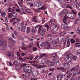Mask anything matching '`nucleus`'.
I'll return each mask as SVG.
<instances>
[{
    "label": "nucleus",
    "instance_id": "nucleus-1",
    "mask_svg": "<svg viewBox=\"0 0 80 80\" xmlns=\"http://www.w3.org/2000/svg\"><path fill=\"white\" fill-rule=\"evenodd\" d=\"M63 22L66 24H67V23H69L70 22V18L68 16H65L64 19L63 20Z\"/></svg>",
    "mask_w": 80,
    "mask_h": 80
},
{
    "label": "nucleus",
    "instance_id": "nucleus-2",
    "mask_svg": "<svg viewBox=\"0 0 80 80\" xmlns=\"http://www.w3.org/2000/svg\"><path fill=\"white\" fill-rule=\"evenodd\" d=\"M52 28L54 32H57L59 29V26L57 24H53L52 26Z\"/></svg>",
    "mask_w": 80,
    "mask_h": 80
},
{
    "label": "nucleus",
    "instance_id": "nucleus-3",
    "mask_svg": "<svg viewBox=\"0 0 80 80\" xmlns=\"http://www.w3.org/2000/svg\"><path fill=\"white\" fill-rule=\"evenodd\" d=\"M34 4L35 6L38 7L42 5V2L39 1H36L34 2Z\"/></svg>",
    "mask_w": 80,
    "mask_h": 80
},
{
    "label": "nucleus",
    "instance_id": "nucleus-4",
    "mask_svg": "<svg viewBox=\"0 0 80 80\" xmlns=\"http://www.w3.org/2000/svg\"><path fill=\"white\" fill-rule=\"evenodd\" d=\"M7 55L9 57L12 58L14 56V53L12 51L8 52L7 53Z\"/></svg>",
    "mask_w": 80,
    "mask_h": 80
},
{
    "label": "nucleus",
    "instance_id": "nucleus-5",
    "mask_svg": "<svg viewBox=\"0 0 80 80\" xmlns=\"http://www.w3.org/2000/svg\"><path fill=\"white\" fill-rule=\"evenodd\" d=\"M63 67L66 70H68L70 68L69 64L67 63H65L63 64Z\"/></svg>",
    "mask_w": 80,
    "mask_h": 80
},
{
    "label": "nucleus",
    "instance_id": "nucleus-6",
    "mask_svg": "<svg viewBox=\"0 0 80 80\" xmlns=\"http://www.w3.org/2000/svg\"><path fill=\"white\" fill-rule=\"evenodd\" d=\"M15 7H13L12 8L9 7L8 8V11L10 13H13L15 12Z\"/></svg>",
    "mask_w": 80,
    "mask_h": 80
},
{
    "label": "nucleus",
    "instance_id": "nucleus-7",
    "mask_svg": "<svg viewBox=\"0 0 80 80\" xmlns=\"http://www.w3.org/2000/svg\"><path fill=\"white\" fill-rule=\"evenodd\" d=\"M45 47L46 49H49L51 47V45H50V44L48 42H45Z\"/></svg>",
    "mask_w": 80,
    "mask_h": 80
},
{
    "label": "nucleus",
    "instance_id": "nucleus-8",
    "mask_svg": "<svg viewBox=\"0 0 80 80\" xmlns=\"http://www.w3.org/2000/svg\"><path fill=\"white\" fill-rule=\"evenodd\" d=\"M64 60H65V62H72V59H71V58L69 57H66L65 58Z\"/></svg>",
    "mask_w": 80,
    "mask_h": 80
},
{
    "label": "nucleus",
    "instance_id": "nucleus-9",
    "mask_svg": "<svg viewBox=\"0 0 80 80\" xmlns=\"http://www.w3.org/2000/svg\"><path fill=\"white\" fill-rule=\"evenodd\" d=\"M52 60V62H54L55 63H58V62H59V60H58V58L57 57L53 58Z\"/></svg>",
    "mask_w": 80,
    "mask_h": 80
},
{
    "label": "nucleus",
    "instance_id": "nucleus-10",
    "mask_svg": "<svg viewBox=\"0 0 80 80\" xmlns=\"http://www.w3.org/2000/svg\"><path fill=\"white\" fill-rule=\"evenodd\" d=\"M32 75L34 77H37L38 76V72L36 70L32 72Z\"/></svg>",
    "mask_w": 80,
    "mask_h": 80
},
{
    "label": "nucleus",
    "instance_id": "nucleus-11",
    "mask_svg": "<svg viewBox=\"0 0 80 80\" xmlns=\"http://www.w3.org/2000/svg\"><path fill=\"white\" fill-rule=\"evenodd\" d=\"M46 62H47L48 67H51V62H50V60H49L47 58L46 59Z\"/></svg>",
    "mask_w": 80,
    "mask_h": 80
},
{
    "label": "nucleus",
    "instance_id": "nucleus-12",
    "mask_svg": "<svg viewBox=\"0 0 80 80\" xmlns=\"http://www.w3.org/2000/svg\"><path fill=\"white\" fill-rule=\"evenodd\" d=\"M39 33L42 36H43L45 33V31L42 29H40L39 30Z\"/></svg>",
    "mask_w": 80,
    "mask_h": 80
},
{
    "label": "nucleus",
    "instance_id": "nucleus-13",
    "mask_svg": "<svg viewBox=\"0 0 80 80\" xmlns=\"http://www.w3.org/2000/svg\"><path fill=\"white\" fill-rule=\"evenodd\" d=\"M32 71V68L30 66H28V73H30Z\"/></svg>",
    "mask_w": 80,
    "mask_h": 80
},
{
    "label": "nucleus",
    "instance_id": "nucleus-14",
    "mask_svg": "<svg viewBox=\"0 0 80 80\" xmlns=\"http://www.w3.org/2000/svg\"><path fill=\"white\" fill-rule=\"evenodd\" d=\"M35 29L36 30H40L42 29V26L39 25H37L35 27Z\"/></svg>",
    "mask_w": 80,
    "mask_h": 80
},
{
    "label": "nucleus",
    "instance_id": "nucleus-15",
    "mask_svg": "<svg viewBox=\"0 0 80 80\" xmlns=\"http://www.w3.org/2000/svg\"><path fill=\"white\" fill-rule=\"evenodd\" d=\"M2 43L4 45H6V42L5 41V40L3 39L0 40V46L1 45H2Z\"/></svg>",
    "mask_w": 80,
    "mask_h": 80
},
{
    "label": "nucleus",
    "instance_id": "nucleus-16",
    "mask_svg": "<svg viewBox=\"0 0 80 80\" xmlns=\"http://www.w3.org/2000/svg\"><path fill=\"white\" fill-rule=\"evenodd\" d=\"M57 79L58 80H62L63 77L62 75H59L57 76Z\"/></svg>",
    "mask_w": 80,
    "mask_h": 80
},
{
    "label": "nucleus",
    "instance_id": "nucleus-17",
    "mask_svg": "<svg viewBox=\"0 0 80 80\" xmlns=\"http://www.w3.org/2000/svg\"><path fill=\"white\" fill-rule=\"evenodd\" d=\"M20 20V18L17 19H16L13 22V25H15V24H17V22H18Z\"/></svg>",
    "mask_w": 80,
    "mask_h": 80
},
{
    "label": "nucleus",
    "instance_id": "nucleus-18",
    "mask_svg": "<svg viewBox=\"0 0 80 80\" xmlns=\"http://www.w3.org/2000/svg\"><path fill=\"white\" fill-rule=\"evenodd\" d=\"M47 67V65H39L38 67H37V68L38 69L41 68H42L43 67Z\"/></svg>",
    "mask_w": 80,
    "mask_h": 80
},
{
    "label": "nucleus",
    "instance_id": "nucleus-19",
    "mask_svg": "<svg viewBox=\"0 0 80 80\" xmlns=\"http://www.w3.org/2000/svg\"><path fill=\"white\" fill-rule=\"evenodd\" d=\"M59 42H60L59 41V40H58V42L57 41L56 43L55 42V43L53 44V46L54 47H55V48L58 47V43H59Z\"/></svg>",
    "mask_w": 80,
    "mask_h": 80
},
{
    "label": "nucleus",
    "instance_id": "nucleus-20",
    "mask_svg": "<svg viewBox=\"0 0 80 80\" xmlns=\"http://www.w3.org/2000/svg\"><path fill=\"white\" fill-rule=\"evenodd\" d=\"M66 55H67V56H68V57L70 58H71L73 56V55H72V53H71V52H67Z\"/></svg>",
    "mask_w": 80,
    "mask_h": 80
},
{
    "label": "nucleus",
    "instance_id": "nucleus-21",
    "mask_svg": "<svg viewBox=\"0 0 80 80\" xmlns=\"http://www.w3.org/2000/svg\"><path fill=\"white\" fill-rule=\"evenodd\" d=\"M21 12L24 13V14H25L27 13V11L25 9H23V8H21Z\"/></svg>",
    "mask_w": 80,
    "mask_h": 80
},
{
    "label": "nucleus",
    "instance_id": "nucleus-22",
    "mask_svg": "<svg viewBox=\"0 0 80 80\" xmlns=\"http://www.w3.org/2000/svg\"><path fill=\"white\" fill-rule=\"evenodd\" d=\"M23 70L24 71V72H28V66L24 67L23 68Z\"/></svg>",
    "mask_w": 80,
    "mask_h": 80
},
{
    "label": "nucleus",
    "instance_id": "nucleus-23",
    "mask_svg": "<svg viewBox=\"0 0 80 80\" xmlns=\"http://www.w3.org/2000/svg\"><path fill=\"white\" fill-rule=\"evenodd\" d=\"M30 32V27H28L26 29V33L28 34Z\"/></svg>",
    "mask_w": 80,
    "mask_h": 80
},
{
    "label": "nucleus",
    "instance_id": "nucleus-24",
    "mask_svg": "<svg viewBox=\"0 0 80 80\" xmlns=\"http://www.w3.org/2000/svg\"><path fill=\"white\" fill-rule=\"evenodd\" d=\"M27 27L26 26H24L22 30V32H23V33L24 32H25V31H26L27 30Z\"/></svg>",
    "mask_w": 80,
    "mask_h": 80
},
{
    "label": "nucleus",
    "instance_id": "nucleus-25",
    "mask_svg": "<svg viewBox=\"0 0 80 80\" xmlns=\"http://www.w3.org/2000/svg\"><path fill=\"white\" fill-rule=\"evenodd\" d=\"M6 15V13L4 12H1V16L3 18H5V15Z\"/></svg>",
    "mask_w": 80,
    "mask_h": 80
},
{
    "label": "nucleus",
    "instance_id": "nucleus-26",
    "mask_svg": "<svg viewBox=\"0 0 80 80\" xmlns=\"http://www.w3.org/2000/svg\"><path fill=\"white\" fill-rule=\"evenodd\" d=\"M17 15H18V14H17V13L15 12H12V17H17Z\"/></svg>",
    "mask_w": 80,
    "mask_h": 80
},
{
    "label": "nucleus",
    "instance_id": "nucleus-27",
    "mask_svg": "<svg viewBox=\"0 0 80 80\" xmlns=\"http://www.w3.org/2000/svg\"><path fill=\"white\" fill-rule=\"evenodd\" d=\"M32 21L34 23H36L37 22V20L36 17L34 16L33 18Z\"/></svg>",
    "mask_w": 80,
    "mask_h": 80
},
{
    "label": "nucleus",
    "instance_id": "nucleus-28",
    "mask_svg": "<svg viewBox=\"0 0 80 80\" xmlns=\"http://www.w3.org/2000/svg\"><path fill=\"white\" fill-rule=\"evenodd\" d=\"M45 9H46V7H45L44 5L42 7H41L40 8H39L38 9V10H44Z\"/></svg>",
    "mask_w": 80,
    "mask_h": 80
},
{
    "label": "nucleus",
    "instance_id": "nucleus-29",
    "mask_svg": "<svg viewBox=\"0 0 80 80\" xmlns=\"http://www.w3.org/2000/svg\"><path fill=\"white\" fill-rule=\"evenodd\" d=\"M65 34H66V32L64 31L60 33L59 34V35H60V36H62L65 35Z\"/></svg>",
    "mask_w": 80,
    "mask_h": 80
},
{
    "label": "nucleus",
    "instance_id": "nucleus-30",
    "mask_svg": "<svg viewBox=\"0 0 80 80\" xmlns=\"http://www.w3.org/2000/svg\"><path fill=\"white\" fill-rule=\"evenodd\" d=\"M77 2L75 1H73L72 3V5L73 7H75L76 5H77Z\"/></svg>",
    "mask_w": 80,
    "mask_h": 80
},
{
    "label": "nucleus",
    "instance_id": "nucleus-31",
    "mask_svg": "<svg viewBox=\"0 0 80 80\" xmlns=\"http://www.w3.org/2000/svg\"><path fill=\"white\" fill-rule=\"evenodd\" d=\"M54 23H55V22L53 21V20H51L49 22V25H53Z\"/></svg>",
    "mask_w": 80,
    "mask_h": 80
},
{
    "label": "nucleus",
    "instance_id": "nucleus-32",
    "mask_svg": "<svg viewBox=\"0 0 80 80\" xmlns=\"http://www.w3.org/2000/svg\"><path fill=\"white\" fill-rule=\"evenodd\" d=\"M71 58H72L73 59V60H76L77 58V56L72 55V56Z\"/></svg>",
    "mask_w": 80,
    "mask_h": 80
},
{
    "label": "nucleus",
    "instance_id": "nucleus-33",
    "mask_svg": "<svg viewBox=\"0 0 80 80\" xmlns=\"http://www.w3.org/2000/svg\"><path fill=\"white\" fill-rule=\"evenodd\" d=\"M24 58H25V59H28L29 60H33L32 58H30V57H28V56L25 57H24Z\"/></svg>",
    "mask_w": 80,
    "mask_h": 80
},
{
    "label": "nucleus",
    "instance_id": "nucleus-34",
    "mask_svg": "<svg viewBox=\"0 0 80 80\" xmlns=\"http://www.w3.org/2000/svg\"><path fill=\"white\" fill-rule=\"evenodd\" d=\"M63 12L64 13H66V14H65V15L66 16V15H67V13H68V10L65 9L63 10Z\"/></svg>",
    "mask_w": 80,
    "mask_h": 80
},
{
    "label": "nucleus",
    "instance_id": "nucleus-35",
    "mask_svg": "<svg viewBox=\"0 0 80 80\" xmlns=\"http://www.w3.org/2000/svg\"><path fill=\"white\" fill-rule=\"evenodd\" d=\"M9 40H10V41H11V42H12V43H15V40H13V39H12V38H9Z\"/></svg>",
    "mask_w": 80,
    "mask_h": 80
},
{
    "label": "nucleus",
    "instance_id": "nucleus-36",
    "mask_svg": "<svg viewBox=\"0 0 80 80\" xmlns=\"http://www.w3.org/2000/svg\"><path fill=\"white\" fill-rule=\"evenodd\" d=\"M61 27L62 29H65L66 28V26L64 24H62L61 25Z\"/></svg>",
    "mask_w": 80,
    "mask_h": 80
},
{
    "label": "nucleus",
    "instance_id": "nucleus-37",
    "mask_svg": "<svg viewBox=\"0 0 80 80\" xmlns=\"http://www.w3.org/2000/svg\"><path fill=\"white\" fill-rule=\"evenodd\" d=\"M25 75L27 78H29V77H30V74H29L28 72H27V73H26Z\"/></svg>",
    "mask_w": 80,
    "mask_h": 80
},
{
    "label": "nucleus",
    "instance_id": "nucleus-38",
    "mask_svg": "<svg viewBox=\"0 0 80 80\" xmlns=\"http://www.w3.org/2000/svg\"><path fill=\"white\" fill-rule=\"evenodd\" d=\"M76 54L77 55H80V49L78 50L76 52Z\"/></svg>",
    "mask_w": 80,
    "mask_h": 80
},
{
    "label": "nucleus",
    "instance_id": "nucleus-39",
    "mask_svg": "<svg viewBox=\"0 0 80 80\" xmlns=\"http://www.w3.org/2000/svg\"><path fill=\"white\" fill-rule=\"evenodd\" d=\"M76 8L78 10H80V5L79 4H78L76 5Z\"/></svg>",
    "mask_w": 80,
    "mask_h": 80
},
{
    "label": "nucleus",
    "instance_id": "nucleus-40",
    "mask_svg": "<svg viewBox=\"0 0 80 80\" xmlns=\"http://www.w3.org/2000/svg\"><path fill=\"white\" fill-rule=\"evenodd\" d=\"M15 68L17 70H20V66L17 65L15 67Z\"/></svg>",
    "mask_w": 80,
    "mask_h": 80
},
{
    "label": "nucleus",
    "instance_id": "nucleus-41",
    "mask_svg": "<svg viewBox=\"0 0 80 80\" xmlns=\"http://www.w3.org/2000/svg\"><path fill=\"white\" fill-rule=\"evenodd\" d=\"M66 8H69V9H71V10H72V8L69 5H68L66 6Z\"/></svg>",
    "mask_w": 80,
    "mask_h": 80
},
{
    "label": "nucleus",
    "instance_id": "nucleus-42",
    "mask_svg": "<svg viewBox=\"0 0 80 80\" xmlns=\"http://www.w3.org/2000/svg\"><path fill=\"white\" fill-rule=\"evenodd\" d=\"M70 18L72 20H73V19H74V18H75V16H74V15H71V16L70 17Z\"/></svg>",
    "mask_w": 80,
    "mask_h": 80
},
{
    "label": "nucleus",
    "instance_id": "nucleus-43",
    "mask_svg": "<svg viewBox=\"0 0 80 80\" xmlns=\"http://www.w3.org/2000/svg\"><path fill=\"white\" fill-rule=\"evenodd\" d=\"M79 67V65H77L75 67H74V71H75L76 70H77L78 69V68Z\"/></svg>",
    "mask_w": 80,
    "mask_h": 80
},
{
    "label": "nucleus",
    "instance_id": "nucleus-44",
    "mask_svg": "<svg viewBox=\"0 0 80 80\" xmlns=\"http://www.w3.org/2000/svg\"><path fill=\"white\" fill-rule=\"evenodd\" d=\"M19 60H22V61H23L24 62H25V59H23L20 57L19 58Z\"/></svg>",
    "mask_w": 80,
    "mask_h": 80
},
{
    "label": "nucleus",
    "instance_id": "nucleus-45",
    "mask_svg": "<svg viewBox=\"0 0 80 80\" xmlns=\"http://www.w3.org/2000/svg\"><path fill=\"white\" fill-rule=\"evenodd\" d=\"M13 64H14V65H18L19 64V62H17V61L16 60L13 62Z\"/></svg>",
    "mask_w": 80,
    "mask_h": 80
},
{
    "label": "nucleus",
    "instance_id": "nucleus-46",
    "mask_svg": "<svg viewBox=\"0 0 80 80\" xmlns=\"http://www.w3.org/2000/svg\"><path fill=\"white\" fill-rule=\"evenodd\" d=\"M32 1V0H27L26 2L28 4H29V3H31Z\"/></svg>",
    "mask_w": 80,
    "mask_h": 80
},
{
    "label": "nucleus",
    "instance_id": "nucleus-47",
    "mask_svg": "<svg viewBox=\"0 0 80 80\" xmlns=\"http://www.w3.org/2000/svg\"><path fill=\"white\" fill-rule=\"evenodd\" d=\"M8 17L9 18H12V13H9L8 14Z\"/></svg>",
    "mask_w": 80,
    "mask_h": 80
},
{
    "label": "nucleus",
    "instance_id": "nucleus-48",
    "mask_svg": "<svg viewBox=\"0 0 80 80\" xmlns=\"http://www.w3.org/2000/svg\"><path fill=\"white\" fill-rule=\"evenodd\" d=\"M40 46H41L42 47H44V46H45V43L42 42L40 44Z\"/></svg>",
    "mask_w": 80,
    "mask_h": 80
},
{
    "label": "nucleus",
    "instance_id": "nucleus-49",
    "mask_svg": "<svg viewBox=\"0 0 80 80\" xmlns=\"http://www.w3.org/2000/svg\"><path fill=\"white\" fill-rule=\"evenodd\" d=\"M52 57H58V56H57V54L56 53L52 54Z\"/></svg>",
    "mask_w": 80,
    "mask_h": 80
},
{
    "label": "nucleus",
    "instance_id": "nucleus-50",
    "mask_svg": "<svg viewBox=\"0 0 80 80\" xmlns=\"http://www.w3.org/2000/svg\"><path fill=\"white\" fill-rule=\"evenodd\" d=\"M65 14V13H64V12L63 11H62L60 12V15L62 16V17H63V15Z\"/></svg>",
    "mask_w": 80,
    "mask_h": 80
},
{
    "label": "nucleus",
    "instance_id": "nucleus-51",
    "mask_svg": "<svg viewBox=\"0 0 80 80\" xmlns=\"http://www.w3.org/2000/svg\"><path fill=\"white\" fill-rule=\"evenodd\" d=\"M31 34L32 35H35V30H32L31 32Z\"/></svg>",
    "mask_w": 80,
    "mask_h": 80
},
{
    "label": "nucleus",
    "instance_id": "nucleus-52",
    "mask_svg": "<svg viewBox=\"0 0 80 80\" xmlns=\"http://www.w3.org/2000/svg\"><path fill=\"white\" fill-rule=\"evenodd\" d=\"M51 36H52V34H48L45 36V37H51Z\"/></svg>",
    "mask_w": 80,
    "mask_h": 80
},
{
    "label": "nucleus",
    "instance_id": "nucleus-53",
    "mask_svg": "<svg viewBox=\"0 0 80 80\" xmlns=\"http://www.w3.org/2000/svg\"><path fill=\"white\" fill-rule=\"evenodd\" d=\"M71 76H72V73H70L68 75L67 78H70V77H71Z\"/></svg>",
    "mask_w": 80,
    "mask_h": 80
},
{
    "label": "nucleus",
    "instance_id": "nucleus-54",
    "mask_svg": "<svg viewBox=\"0 0 80 80\" xmlns=\"http://www.w3.org/2000/svg\"><path fill=\"white\" fill-rule=\"evenodd\" d=\"M16 53H17V57H19V56H20V54L19 53L18 51H17L16 52Z\"/></svg>",
    "mask_w": 80,
    "mask_h": 80
},
{
    "label": "nucleus",
    "instance_id": "nucleus-55",
    "mask_svg": "<svg viewBox=\"0 0 80 80\" xmlns=\"http://www.w3.org/2000/svg\"><path fill=\"white\" fill-rule=\"evenodd\" d=\"M16 11L17 12H18V13H20V12H21V10H20V9H16Z\"/></svg>",
    "mask_w": 80,
    "mask_h": 80
},
{
    "label": "nucleus",
    "instance_id": "nucleus-56",
    "mask_svg": "<svg viewBox=\"0 0 80 80\" xmlns=\"http://www.w3.org/2000/svg\"><path fill=\"white\" fill-rule=\"evenodd\" d=\"M71 43H75V41L73 39H72L71 40Z\"/></svg>",
    "mask_w": 80,
    "mask_h": 80
},
{
    "label": "nucleus",
    "instance_id": "nucleus-57",
    "mask_svg": "<svg viewBox=\"0 0 80 80\" xmlns=\"http://www.w3.org/2000/svg\"><path fill=\"white\" fill-rule=\"evenodd\" d=\"M5 20L7 23H8V18H7V17L5 18Z\"/></svg>",
    "mask_w": 80,
    "mask_h": 80
},
{
    "label": "nucleus",
    "instance_id": "nucleus-58",
    "mask_svg": "<svg viewBox=\"0 0 80 80\" xmlns=\"http://www.w3.org/2000/svg\"><path fill=\"white\" fill-rule=\"evenodd\" d=\"M55 70V68H50L49 69V71H51V72H53V70Z\"/></svg>",
    "mask_w": 80,
    "mask_h": 80
},
{
    "label": "nucleus",
    "instance_id": "nucleus-59",
    "mask_svg": "<svg viewBox=\"0 0 80 80\" xmlns=\"http://www.w3.org/2000/svg\"><path fill=\"white\" fill-rule=\"evenodd\" d=\"M14 33L15 34V35L16 36H17V35H18V32H17V31H14Z\"/></svg>",
    "mask_w": 80,
    "mask_h": 80
},
{
    "label": "nucleus",
    "instance_id": "nucleus-60",
    "mask_svg": "<svg viewBox=\"0 0 80 80\" xmlns=\"http://www.w3.org/2000/svg\"><path fill=\"white\" fill-rule=\"evenodd\" d=\"M33 43L32 42L29 43V48H31V47H32V46L33 45Z\"/></svg>",
    "mask_w": 80,
    "mask_h": 80
},
{
    "label": "nucleus",
    "instance_id": "nucleus-61",
    "mask_svg": "<svg viewBox=\"0 0 80 80\" xmlns=\"http://www.w3.org/2000/svg\"><path fill=\"white\" fill-rule=\"evenodd\" d=\"M51 62V67L52 66H54L55 64V63L53 62Z\"/></svg>",
    "mask_w": 80,
    "mask_h": 80
},
{
    "label": "nucleus",
    "instance_id": "nucleus-62",
    "mask_svg": "<svg viewBox=\"0 0 80 80\" xmlns=\"http://www.w3.org/2000/svg\"><path fill=\"white\" fill-rule=\"evenodd\" d=\"M36 46L39 48H40V47L39 46V42H38L36 43Z\"/></svg>",
    "mask_w": 80,
    "mask_h": 80
},
{
    "label": "nucleus",
    "instance_id": "nucleus-63",
    "mask_svg": "<svg viewBox=\"0 0 80 80\" xmlns=\"http://www.w3.org/2000/svg\"><path fill=\"white\" fill-rule=\"evenodd\" d=\"M12 38H16L15 36V35H14V34H13V33H12Z\"/></svg>",
    "mask_w": 80,
    "mask_h": 80
},
{
    "label": "nucleus",
    "instance_id": "nucleus-64",
    "mask_svg": "<svg viewBox=\"0 0 80 80\" xmlns=\"http://www.w3.org/2000/svg\"><path fill=\"white\" fill-rule=\"evenodd\" d=\"M66 75V72H62L61 75L62 76H65Z\"/></svg>",
    "mask_w": 80,
    "mask_h": 80
}]
</instances>
